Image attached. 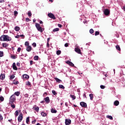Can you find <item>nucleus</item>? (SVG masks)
I'll list each match as a JSON object with an SVG mask.
<instances>
[{
	"instance_id": "obj_1",
	"label": "nucleus",
	"mask_w": 125,
	"mask_h": 125,
	"mask_svg": "<svg viewBox=\"0 0 125 125\" xmlns=\"http://www.w3.org/2000/svg\"><path fill=\"white\" fill-rule=\"evenodd\" d=\"M12 40L11 37H9L8 35H2L0 38L1 42H10Z\"/></svg>"
},
{
	"instance_id": "obj_2",
	"label": "nucleus",
	"mask_w": 125,
	"mask_h": 125,
	"mask_svg": "<svg viewBox=\"0 0 125 125\" xmlns=\"http://www.w3.org/2000/svg\"><path fill=\"white\" fill-rule=\"evenodd\" d=\"M35 26L39 32L42 33L43 31H44V28H42L40 25V24L36 23Z\"/></svg>"
},
{
	"instance_id": "obj_3",
	"label": "nucleus",
	"mask_w": 125,
	"mask_h": 125,
	"mask_svg": "<svg viewBox=\"0 0 125 125\" xmlns=\"http://www.w3.org/2000/svg\"><path fill=\"white\" fill-rule=\"evenodd\" d=\"M16 100V98H15V96L13 94L12 95L10 98L9 100V103L10 104H12L14 101Z\"/></svg>"
},
{
	"instance_id": "obj_4",
	"label": "nucleus",
	"mask_w": 125,
	"mask_h": 125,
	"mask_svg": "<svg viewBox=\"0 0 125 125\" xmlns=\"http://www.w3.org/2000/svg\"><path fill=\"white\" fill-rule=\"evenodd\" d=\"M104 14L105 15V16H108L109 14H110V10L109 9H105L104 11Z\"/></svg>"
},
{
	"instance_id": "obj_5",
	"label": "nucleus",
	"mask_w": 125,
	"mask_h": 125,
	"mask_svg": "<svg viewBox=\"0 0 125 125\" xmlns=\"http://www.w3.org/2000/svg\"><path fill=\"white\" fill-rule=\"evenodd\" d=\"M22 120H23V114L21 113L18 118V121L20 123L22 122Z\"/></svg>"
},
{
	"instance_id": "obj_6",
	"label": "nucleus",
	"mask_w": 125,
	"mask_h": 125,
	"mask_svg": "<svg viewBox=\"0 0 125 125\" xmlns=\"http://www.w3.org/2000/svg\"><path fill=\"white\" fill-rule=\"evenodd\" d=\"M80 105L81 107L83 108H86V107H87V104H86V103H84V102H80Z\"/></svg>"
},
{
	"instance_id": "obj_7",
	"label": "nucleus",
	"mask_w": 125,
	"mask_h": 125,
	"mask_svg": "<svg viewBox=\"0 0 125 125\" xmlns=\"http://www.w3.org/2000/svg\"><path fill=\"white\" fill-rule=\"evenodd\" d=\"M48 16L50 18H52V19H54V20L56 19V18H55V16H54V15L52 13H48Z\"/></svg>"
},
{
	"instance_id": "obj_8",
	"label": "nucleus",
	"mask_w": 125,
	"mask_h": 125,
	"mask_svg": "<svg viewBox=\"0 0 125 125\" xmlns=\"http://www.w3.org/2000/svg\"><path fill=\"white\" fill-rule=\"evenodd\" d=\"M71 121L70 119H66L65 121V125H71Z\"/></svg>"
},
{
	"instance_id": "obj_9",
	"label": "nucleus",
	"mask_w": 125,
	"mask_h": 125,
	"mask_svg": "<svg viewBox=\"0 0 125 125\" xmlns=\"http://www.w3.org/2000/svg\"><path fill=\"white\" fill-rule=\"evenodd\" d=\"M75 51L77 52V53H78L79 54H81V49L79 48V47L76 46V47L75 48Z\"/></svg>"
},
{
	"instance_id": "obj_10",
	"label": "nucleus",
	"mask_w": 125,
	"mask_h": 125,
	"mask_svg": "<svg viewBox=\"0 0 125 125\" xmlns=\"http://www.w3.org/2000/svg\"><path fill=\"white\" fill-rule=\"evenodd\" d=\"M44 100L45 102H46V104H48L50 103V99H49V97H46V98H44Z\"/></svg>"
},
{
	"instance_id": "obj_11",
	"label": "nucleus",
	"mask_w": 125,
	"mask_h": 125,
	"mask_svg": "<svg viewBox=\"0 0 125 125\" xmlns=\"http://www.w3.org/2000/svg\"><path fill=\"white\" fill-rule=\"evenodd\" d=\"M66 63L69 65V66H71V67H74V64L72 62H70L69 61H67L66 62Z\"/></svg>"
},
{
	"instance_id": "obj_12",
	"label": "nucleus",
	"mask_w": 125,
	"mask_h": 125,
	"mask_svg": "<svg viewBox=\"0 0 125 125\" xmlns=\"http://www.w3.org/2000/svg\"><path fill=\"white\" fill-rule=\"evenodd\" d=\"M12 66L13 69L14 70H15L16 71H17V70H18V69L17 68V66H16V63H15V62H13Z\"/></svg>"
},
{
	"instance_id": "obj_13",
	"label": "nucleus",
	"mask_w": 125,
	"mask_h": 125,
	"mask_svg": "<svg viewBox=\"0 0 125 125\" xmlns=\"http://www.w3.org/2000/svg\"><path fill=\"white\" fill-rule=\"evenodd\" d=\"M33 109H34L35 111H36V112H39L40 107H39V106H37V105H35L33 106Z\"/></svg>"
},
{
	"instance_id": "obj_14",
	"label": "nucleus",
	"mask_w": 125,
	"mask_h": 125,
	"mask_svg": "<svg viewBox=\"0 0 125 125\" xmlns=\"http://www.w3.org/2000/svg\"><path fill=\"white\" fill-rule=\"evenodd\" d=\"M51 112L52 113V114H56V113H57V110H56L54 108H51Z\"/></svg>"
},
{
	"instance_id": "obj_15",
	"label": "nucleus",
	"mask_w": 125,
	"mask_h": 125,
	"mask_svg": "<svg viewBox=\"0 0 125 125\" xmlns=\"http://www.w3.org/2000/svg\"><path fill=\"white\" fill-rule=\"evenodd\" d=\"M19 112H21V110H16L15 111V116L16 117L18 116V115H19Z\"/></svg>"
},
{
	"instance_id": "obj_16",
	"label": "nucleus",
	"mask_w": 125,
	"mask_h": 125,
	"mask_svg": "<svg viewBox=\"0 0 125 125\" xmlns=\"http://www.w3.org/2000/svg\"><path fill=\"white\" fill-rule=\"evenodd\" d=\"M32 50V47L31 46H28L26 48V51H28V52H30V51H31Z\"/></svg>"
},
{
	"instance_id": "obj_17",
	"label": "nucleus",
	"mask_w": 125,
	"mask_h": 125,
	"mask_svg": "<svg viewBox=\"0 0 125 125\" xmlns=\"http://www.w3.org/2000/svg\"><path fill=\"white\" fill-rule=\"evenodd\" d=\"M119 104H120V102L118 100H116L114 102V106H118Z\"/></svg>"
},
{
	"instance_id": "obj_18",
	"label": "nucleus",
	"mask_w": 125,
	"mask_h": 125,
	"mask_svg": "<svg viewBox=\"0 0 125 125\" xmlns=\"http://www.w3.org/2000/svg\"><path fill=\"white\" fill-rule=\"evenodd\" d=\"M0 79V80H4V79H5V75L4 74H1Z\"/></svg>"
},
{
	"instance_id": "obj_19",
	"label": "nucleus",
	"mask_w": 125,
	"mask_h": 125,
	"mask_svg": "<svg viewBox=\"0 0 125 125\" xmlns=\"http://www.w3.org/2000/svg\"><path fill=\"white\" fill-rule=\"evenodd\" d=\"M23 78L24 79H29L30 78V76H29V75H27V74H24L22 76Z\"/></svg>"
},
{
	"instance_id": "obj_20",
	"label": "nucleus",
	"mask_w": 125,
	"mask_h": 125,
	"mask_svg": "<svg viewBox=\"0 0 125 125\" xmlns=\"http://www.w3.org/2000/svg\"><path fill=\"white\" fill-rule=\"evenodd\" d=\"M55 80L57 83H61V82H62V80H61L57 78H55Z\"/></svg>"
},
{
	"instance_id": "obj_21",
	"label": "nucleus",
	"mask_w": 125,
	"mask_h": 125,
	"mask_svg": "<svg viewBox=\"0 0 125 125\" xmlns=\"http://www.w3.org/2000/svg\"><path fill=\"white\" fill-rule=\"evenodd\" d=\"M14 95H16V96H19L20 95V92L19 91H17L14 93Z\"/></svg>"
},
{
	"instance_id": "obj_22",
	"label": "nucleus",
	"mask_w": 125,
	"mask_h": 125,
	"mask_svg": "<svg viewBox=\"0 0 125 125\" xmlns=\"http://www.w3.org/2000/svg\"><path fill=\"white\" fill-rule=\"evenodd\" d=\"M15 30L16 32H19V31H20V27L19 26H16L15 27Z\"/></svg>"
},
{
	"instance_id": "obj_23",
	"label": "nucleus",
	"mask_w": 125,
	"mask_h": 125,
	"mask_svg": "<svg viewBox=\"0 0 125 125\" xmlns=\"http://www.w3.org/2000/svg\"><path fill=\"white\" fill-rule=\"evenodd\" d=\"M70 97L72 98V100H75L76 99V96L75 95H73L72 94L70 95Z\"/></svg>"
},
{
	"instance_id": "obj_24",
	"label": "nucleus",
	"mask_w": 125,
	"mask_h": 125,
	"mask_svg": "<svg viewBox=\"0 0 125 125\" xmlns=\"http://www.w3.org/2000/svg\"><path fill=\"white\" fill-rule=\"evenodd\" d=\"M90 100H92L93 99V94H90L89 95Z\"/></svg>"
},
{
	"instance_id": "obj_25",
	"label": "nucleus",
	"mask_w": 125,
	"mask_h": 125,
	"mask_svg": "<svg viewBox=\"0 0 125 125\" xmlns=\"http://www.w3.org/2000/svg\"><path fill=\"white\" fill-rule=\"evenodd\" d=\"M116 48L117 50H119V51H120L121 50V47H120V45H117L116 46Z\"/></svg>"
},
{
	"instance_id": "obj_26",
	"label": "nucleus",
	"mask_w": 125,
	"mask_h": 125,
	"mask_svg": "<svg viewBox=\"0 0 125 125\" xmlns=\"http://www.w3.org/2000/svg\"><path fill=\"white\" fill-rule=\"evenodd\" d=\"M2 46H3V47H7V46H8V44L5 43H3Z\"/></svg>"
},
{
	"instance_id": "obj_27",
	"label": "nucleus",
	"mask_w": 125,
	"mask_h": 125,
	"mask_svg": "<svg viewBox=\"0 0 125 125\" xmlns=\"http://www.w3.org/2000/svg\"><path fill=\"white\" fill-rule=\"evenodd\" d=\"M41 116L42 117H46V113H44V112H41Z\"/></svg>"
},
{
	"instance_id": "obj_28",
	"label": "nucleus",
	"mask_w": 125,
	"mask_h": 125,
	"mask_svg": "<svg viewBox=\"0 0 125 125\" xmlns=\"http://www.w3.org/2000/svg\"><path fill=\"white\" fill-rule=\"evenodd\" d=\"M13 83H14V84H18V83H19V82L18 81H16L15 80H14L13 82Z\"/></svg>"
},
{
	"instance_id": "obj_29",
	"label": "nucleus",
	"mask_w": 125,
	"mask_h": 125,
	"mask_svg": "<svg viewBox=\"0 0 125 125\" xmlns=\"http://www.w3.org/2000/svg\"><path fill=\"white\" fill-rule=\"evenodd\" d=\"M29 122H30V117H28L26 118V124H29Z\"/></svg>"
},
{
	"instance_id": "obj_30",
	"label": "nucleus",
	"mask_w": 125,
	"mask_h": 125,
	"mask_svg": "<svg viewBox=\"0 0 125 125\" xmlns=\"http://www.w3.org/2000/svg\"><path fill=\"white\" fill-rule=\"evenodd\" d=\"M58 31H59V28H54V29L53 30V32H58Z\"/></svg>"
},
{
	"instance_id": "obj_31",
	"label": "nucleus",
	"mask_w": 125,
	"mask_h": 125,
	"mask_svg": "<svg viewBox=\"0 0 125 125\" xmlns=\"http://www.w3.org/2000/svg\"><path fill=\"white\" fill-rule=\"evenodd\" d=\"M4 98H3V97H2V96H0V101L2 102L3 101H4Z\"/></svg>"
},
{
	"instance_id": "obj_32",
	"label": "nucleus",
	"mask_w": 125,
	"mask_h": 125,
	"mask_svg": "<svg viewBox=\"0 0 125 125\" xmlns=\"http://www.w3.org/2000/svg\"><path fill=\"white\" fill-rule=\"evenodd\" d=\"M52 93L54 95H57V93L56 92V91L54 90H53L52 91Z\"/></svg>"
},
{
	"instance_id": "obj_33",
	"label": "nucleus",
	"mask_w": 125,
	"mask_h": 125,
	"mask_svg": "<svg viewBox=\"0 0 125 125\" xmlns=\"http://www.w3.org/2000/svg\"><path fill=\"white\" fill-rule=\"evenodd\" d=\"M61 54V50L57 51V55H60Z\"/></svg>"
},
{
	"instance_id": "obj_34",
	"label": "nucleus",
	"mask_w": 125,
	"mask_h": 125,
	"mask_svg": "<svg viewBox=\"0 0 125 125\" xmlns=\"http://www.w3.org/2000/svg\"><path fill=\"white\" fill-rule=\"evenodd\" d=\"M90 34H93L94 33V30L92 28L90 29L89 30Z\"/></svg>"
},
{
	"instance_id": "obj_35",
	"label": "nucleus",
	"mask_w": 125,
	"mask_h": 125,
	"mask_svg": "<svg viewBox=\"0 0 125 125\" xmlns=\"http://www.w3.org/2000/svg\"><path fill=\"white\" fill-rule=\"evenodd\" d=\"M59 88L64 89L65 88V87L63 85H59Z\"/></svg>"
},
{
	"instance_id": "obj_36",
	"label": "nucleus",
	"mask_w": 125,
	"mask_h": 125,
	"mask_svg": "<svg viewBox=\"0 0 125 125\" xmlns=\"http://www.w3.org/2000/svg\"><path fill=\"white\" fill-rule=\"evenodd\" d=\"M15 78V76L12 75L10 76V80H11Z\"/></svg>"
},
{
	"instance_id": "obj_37",
	"label": "nucleus",
	"mask_w": 125,
	"mask_h": 125,
	"mask_svg": "<svg viewBox=\"0 0 125 125\" xmlns=\"http://www.w3.org/2000/svg\"><path fill=\"white\" fill-rule=\"evenodd\" d=\"M34 60H39V56H35L34 58Z\"/></svg>"
},
{
	"instance_id": "obj_38",
	"label": "nucleus",
	"mask_w": 125,
	"mask_h": 125,
	"mask_svg": "<svg viewBox=\"0 0 125 125\" xmlns=\"http://www.w3.org/2000/svg\"><path fill=\"white\" fill-rule=\"evenodd\" d=\"M10 104H11V106L12 108H13V109H14V108H15V104H13V103Z\"/></svg>"
},
{
	"instance_id": "obj_39",
	"label": "nucleus",
	"mask_w": 125,
	"mask_h": 125,
	"mask_svg": "<svg viewBox=\"0 0 125 125\" xmlns=\"http://www.w3.org/2000/svg\"><path fill=\"white\" fill-rule=\"evenodd\" d=\"M3 56V52L0 51V57H2Z\"/></svg>"
},
{
	"instance_id": "obj_40",
	"label": "nucleus",
	"mask_w": 125,
	"mask_h": 125,
	"mask_svg": "<svg viewBox=\"0 0 125 125\" xmlns=\"http://www.w3.org/2000/svg\"><path fill=\"white\" fill-rule=\"evenodd\" d=\"M107 118H108L109 120H113V117L111 115H107Z\"/></svg>"
},
{
	"instance_id": "obj_41",
	"label": "nucleus",
	"mask_w": 125,
	"mask_h": 125,
	"mask_svg": "<svg viewBox=\"0 0 125 125\" xmlns=\"http://www.w3.org/2000/svg\"><path fill=\"white\" fill-rule=\"evenodd\" d=\"M29 42H25V46H30V45H29Z\"/></svg>"
},
{
	"instance_id": "obj_42",
	"label": "nucleus",
	"mask_w": 125,
	"mask_h": 125,
	"mask_svg": "<svg viewBox=\"0 0 125 125\" xmlns=\"http://www.w3.org/2000/svg\"><path fill=\"white\" fill-rule=\"evenodd\" d=\"M8 122H10V123H11V124H12V125H16V124L12 123V119L8 120Z\"/></svg>"
},
{
	"instance_id": "obj_43",
	"label": "nucleus",
	"mask_w": 125,
	"mask_h": 125,
	"mask_svg": "<svg viewBox=\"0 0 125 125\" xmlns=\"http://www.w3.org/2000/svg\"><path fill=\"white\" fill-rule=\"evenodd\" d=\"M100 32L99 31H96L95 33V36H98V35H99Z\"/></svg>"
},
{
	"instance_id": "obj_44",
	"label": "nucleus",
	"mask_w": 125,
	"mask_h": 125,
	"mask_svg": "<svg viewBox=\"0 0 125 125\" xmlns=\"http://www.w3.org/2000/svg\"><path fill=\"white\" fill-rule=\"evenodd\" d=\"M11 58H12V59H16V56H15L14 55H12L11 56Z\"/></svg>"
},
{
	"instance_id": "obj_45",
	"label": "nucleus",
	"mask_w": 125,
	"mask_h": 125,
	"mask_svg": "<svg viewBox=\"0 0 125 125\" xmlns=\"http://www.w3.org/2000/svg\"><path fill=\"white\" fill-rule=\"evenodd\" d=\"M32 46H33V47H36L37 46V43H36V42L33 43Z\"/></svg>"
},
{
	"instance_id": "obj_46",
	"label": "nucleus",
	"mask_w": 125,
	"mask_h": 125,
	"mask_svg": "<svg viewBox=\"0 0 125 125\" xmlns=\"http://www.w3.org/2000/svg\"><path fill=\"white\" fill-rule=\"evenodd\" d=\"M18 15V12L15 11H14V15L15 16H17V15Z\"/></svg>"
},
{
	"instance_id": "obj_47",
	"label": "nucleus",
	"mask_w": 125,
	"mask_h": 125,
	"mask_svg": "<svg viewBox=\"0 0 125 125\" xmlns=\"http://www.w3.org/2000/svg\"><path fill=\"white\" fill-rule=\"evenodd\" d=\"M28 15L29 17H31V16H32V13L31 12H28Z\"/></svg>"
},
{
	"instance_id": "obj_48",
	"label": "nucleus",
	"mask_w": 125,
	"mask_h": 125,
	"mask_svg": "<svg viewBox=\"0 0 125 125\" xmlns=\"http://www.w3.org/2000/svg\"><path fill=\"white\" fill-rule=\"evenodd\" d=\"M113 90L112 91V93L113 95H115L116 94H115V93H116V92L115 91V88H113Z\"/></svg>"
},
{
	"instance_id": "obj_49",
	"label": "nucleus",
	"mask_w": 125,
	"mask_h": 125,
	"mask_svg": "<svg viewBox=\"0 0 125 125\" xmlns=\"http://www.w3.org/2000/svg\"><path fill=\"white\" fill-rule=\"evenodd\" d=\"M21 51V47H18L17 49V52L19 53Z\"/></svg>"
},
{
	"instance_id": "obj_50",
	"label": "nucleus",
	"mask_w": 125,
	"mask_h": 125,
	"mask_svg": "<svg viewBox=\"0 0 125 125\" xmlns=\"http://www.w3.org/2000/svg\"><path fill=\"white\" fill-rule=\"evenodd\" d=\"M26 85H28V86H30L31 85V83L29 81H28L27 83H26Z\"/></svg>"
},
{
	"instance_id": "obj_51",
	"label": "nucleus",
	"mask_w": 125,
	"mask_h": 125,
	"mask_svg": "<svg viewBox=\"0 0 125 125\" xmlns=\"http://www.w3.org/2000/svg\"><path fill=\"white\" fill-rule=\"evenodd\" d=\"M100 87L102 89H104V88H105V86L103 85H101Z\"/></svg>"
},
{
	"instance_id": "obj_52",
	"label": "nucleus",
	"mask_w": 125,
	"mask_h": 125,
	"mask_svg": "<svg viewBox=\"0 0 125 125\" xmlns=\"http://www.w3.org/2000/svg\"><path fill=\"white\" fill-rule=\"evenodd\" d=\"M65 47H68L69 46V44L68 43H66L64 44Z\"/></svg>"
},
{
	"instance_id": "obj_53",
	"label": "nucleus",
	"mask_w": 125,
	"mask_h": 125,
	"mask_svg": "<svg viewBox=\"0 0 125 125\" xmlns=\"http://www.w3.org/2000/svg\"><path fill=\"white\" fill-rule=\"evenodd\" d=\"M29 97V94H25L24 95V97H25V98H28V97Z\"/></svg>"
},
{
	"instance_id": "obj_54",
	"label": "nucleus",
	"mask_w": 125,
	"mask_h": 125,
	"mask_svg": "<svg viewBox=\"0 0 125 125\" xmlns=\"http://www.w3.org/2000/svg\"><path fill=\"white\" fill-rule=\"evenodd\" d=\"M3 119V118L2 117V116L0 114V121H2Z\"/></svg>"
},
{
	"instance_id": "obj_55",
	"label": "nucleus",
	"mask_w": 125,
	"mask_h": 125,
	"mask_svg": "<svg viewBox=\"0 0 125 125\" xmlns=\"http://www.w3.org/2000/svg\"><path fill=\"white\" fill-rule=\"evenodd\" d=\"M77 92H79L78 94H79V95L80 96V95H81V93H80V92H81V90H80V89H77Z\"/></svg>"
},
{
	"instance_id": "obj_56",
	"label": "nucleus",
	"mask_w": 125,
	"mask_h": 125,
	"mask_svg": "<svg viewBox=\"0 0 125 125\" xmlns=\"http://www.w3.org/2000/svg\"><path fill=\"white\" fill-rule=\"evenodd\" d=\"M25 20H26V22H29V21H30V19L26 18L25 19Z\"/></svg>"
},
{
	"instance_id": "obj_57",
	"label": "nucleus",
	"mask_w": 125,
	"mask_h": 125,
	"mask_svg": "<svg viewBox=\"0 0 125 125\" xmlns=\"http://www.w3.org/2000/svg\"><path fill=\"white\" fill-rule=\"evenodd\" d=\"M16 39H19L20 38V35H17L15 36Z\"/></svg>"
},
{
	"instance_id": "obj_58",
	"label": "nucleus",
	"mask_w": 125,
	"mask_h": 125,
	"mask_svg": "<svg viewBox=\"0 0 125 125\" xmlns=\"http://www.w3.org/2000/svg\"><path fill=\"white\" fill-rule=\"evenodd\" d=\"M33 63H34V62H33V61H30V65H33Z\"/></svg>"
},
{
	"instance_id": "obj_59",
	"label": "nucleus",
	"mask_w": 125,
	"mask_h": 125,
	"mask_svg": "<svg viewBox=\"0 0 125 125\" xmlns=\"http://www.w3.org/2000/svg\"><path fill=\"white\" fill-rule=\"evenodd\" d=\"M36 122H37V120H34V121H32V124H35V123H36Z\"/></svg>"
},
{
	"instance_id": "obj_60",
	"label": "nucleus",
	"mask_w": 125,
	"mask_h": 125,
	"mask_svg": "<svg viewBox=\"0 0 125 125\" xmlns=\"http://www.w3.org/2000/svg\"><path fill=\"white\" fill-rule=\"evenodd\" d=\"M17 66H18V67H20V63L17 62Z\"/></svg>"
},
{
	"instance_id": "obj_61",
	"label": "nucleus",
	"mask_w": 125,
	"mask_h": 125,
	"mask_svg": "<svg viewBox=\"0 0 125 125\" xmlns=\"http://www.w3.org/2000/svg\"><path fill=\"white\" fill-rule=\"evenodd\" d=\"M58 27H59V28H61V27H62V25H61V24H58Z\"/></svg>"
},
{
	"instance_id": "obj_62",
	"label": "nucleus",
	"mask_w": 125,
	"mask_h": 125,
	"mask_svg": "<svg viewBox=\"0 0 125 125\" xmlns=\"http://www.w3.org/2000/svg\"><path fill=\"white\" fill-rule=\"evenodd\" d=\"M2 2H4V0H0V3H2Z\"/></svg>"
},
{
	"instance_id": "obj_63",
	"label": "nucleus",
	"mask_w": 125,
	"mask_h": 125,
	"mask_svg": "<svg viewBox=\"0 0 125 125\" xmlns=\"http://www.w3.org/2000/svg\"><path fill=\"white\" fill-rule=\"evenodd\" d=\"M104 43L105 44H108V42L107 41H105V40H104Z\"/></svg>"
},
{
	"instance_id": "obj_64",
	"label": "nucleus",
	"mask_w": 125,
	"mask_h": 125,
	"mask_svg": "<svg viewBox=\"0 0 125 125\" xmlns=\"http://www.w3.org/2000/svg\"><path fill=\"white\" fill-rule=\"evenodd\" d=\"M8 32V31H7V30H5L4 31V33H7Z\"/></svg>"
}]
</instances>
